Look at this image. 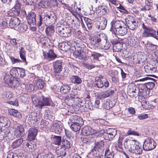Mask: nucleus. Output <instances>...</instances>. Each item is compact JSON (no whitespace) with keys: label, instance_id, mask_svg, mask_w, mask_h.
<instances>
[{"label":"nucleus","instance_id":"f257e3e1","mask_svg":"<svg viewBox=\"0 0 158 158\" xmlns=\"http://www.w3.org/2000/svg\"><path fill=\"white\" fill-rule=\"evenodd\" d=\"M32 100L34 104L41 108L42 106L52 105L53 102L49 98L45 97L43 95L39 96L38 98L36 96L32 97Z\"/></svg>","mask_w":158,"mask_h":158},{"label":"nucleus","instance_id":"f03ea898","mask_svg":"<svg viewBox=\"0 0 158 158\" xmlns=\"http://www.w3.org/2000/svg\"><path fill=\"white\" fill-rule=\"evenodd\" d=\"M66 99V102L67 100L68 104L69 106L77 105L79 104V102H80L81 99L79 98L78 93L77 90L73 89L71 91L70 94Z\"/></svg>","mask_w":158,"mask_h":158},{"label":"nucleus","instance_id":"7ed1b4c3","mask_svg":"<svg viewBox=\"0 0 158 158\" xmlns=\"http://www.w3.org/2000/svg\"><path fill=\"white\" fill-rule=\"evenodd\" d=\"M142 28L143 30L142 35V37L145 38L153 37L158 40V37L156 34V31L153 27L146 26L143 23L142 24Z\"/></svg>","mask_w":158,"mask_h":158},{"label":"nucleus","instance_id":"20e7f679","mask_svg":"<svg viewBox=\"0 0 158 158\" xmlns=\"http://www.w3.org/2000/svg\"><path fill=\"white\" fill-rule=\"evenodd\" d=\"M56 30V32L62 37L66 38L71 35V29L69 28L64 27L59 23L57 25Z\"/></svg>","mask_w":158,"mask_h":158},{"label":"nucleus","instance_id":"39448f33","mask_svg":"<svg viewBox=\"0 0 158 158\" xmlns=\"http://www.w3.org/2000/svg\"><path fill=\"white\" fill-rule=\"evenodd\" d=\"M103 79V76L101 75L96 77L94 83V87L99 88H102L104 86L106 88L108 87L109 85V82L106 79V81L103 83L102 81Z\"/></svg>","mask_w":158,"mask_h":158},{"label":"nucleus","instance_id":"423d86ee","mask_svg":"<svg viewBox=\"0 0 158 158\" xmlns=\"http://www.w3.org/2000/svg\"><path fill=\"white\" fill-rule=\"evenodd\" d=\"M156 146V143L152 138H147L145 139L143 146L144 150L148 151L154 148Z\"/></svg>","mask_w":158,"mask_h":158},{"label":"nucleus","instance_id":"0eeeda50","mask_svg":"<svg viewBox=\"0 0 158 158\" xmlns=\"http://www.w3.org/2000/svg\"><path fill=\"white\" fill-rule=\"evenodd\" d=\"M19 52L20 56L22 60V62H27L26 58V52L24 48L23 47H21L19 49ZM10 59L13 64L20 63L22 62L20 59L18 58H15L13 56H10Z\"/></svg>","mask_w":158,"mask_h":158},{"label":"nucleus","instance_id":"6e6552de","mask_svg":"<svg viewBox=\"0 0 158 158\" xmlns=\"http://www.w3.org/2000/svg\"><path fill=\"white\" fill-rule=\"evenodd\" d=\"M125 20L129 29L134 30L138 27V23L132 16H127Z\"/></svg>","mask_w":158,"mask_h":158},{"label":"nucleus","instance_id":"1a4fd4ad","mask_svg":"<svg viewBox=\"0 0 158 158\" xmlns=\"http://www.w3.org/2000/svg\"><path fill=\"white\" fill-rule=\"evenodd\" d=\"M107 23V20L105 17H98L96 20V27L99 30H104L106 27Z\"/></svg>","mask_w":158,"mask_h":158},{"label":"nucleus","instance_id":"9d476101","mask_svg":"<svg viewBox=\"0 0 158 158\" xmlns=\"http://www.w3.org/2000/svg\"><path fill=\"white\" fill-rule=\"evenodd\" d=\"M46 24H54L56 20V17L54 13L50 11L46 12Z\"/></svg>","mask_w":158,"mask_h":158},{"label":"nucleus","instance_id":"9b49d317","mask_svg":"<svg viewBox=\"0 0 158 158\" xmlns=\"http://www.w3.org/2000/svg\"><path fill=\"white\" fill-rule=\"evenodd\" d=\"M136 142H138V141L135 140H129L126 139L124 142V145L129 151L132 153L136 145Z\"/></svg>","mask_w":158,"mask_h":158},{"label":"nucleus","instance_id":"f8f14e48","mask_svg":"<svg viewBox=\"0 0 158 158\" xmlns=\"http://www.w3.org/2000/svg\"><path fill=\"white\" fill-rule=\"evenodd\" d=\"M117 130L115 128H109L106 132H105L103 135L106 140H110L115 137L117 134Z\"/></svg>","mask_w":158,"mask_h":158},{"label":"nucleus","instance_id":"ddd939ff","mask_svg":"<svg viewBox=\"0 0 158 158\" xmlns=\"http://www.w3.org/2000/svg\"><path fill=\"white\" fill-rule=\"evenodd\" d=\"M111 27L110 31L114 33H115V31L117 29H119V28H121L126 25L124 22L120 20H117L114 23L111 22Z\"/></svg>","mask_w":158,"mask_h":158},{"label":"nucleus","instance_id":"4468645a","mask_svg":"<svg viewBox=\"0 0 158 158\" xmlns=\"http://www.w3.org/2000/svg\"><path fill=\"white\" fill-rule=\"evenodd\" d=\"M26 19L30 25H35L36 22V14L33 11L28 12L26 16Z\"/></svg>","mask_w":158,"mask_h":158},{"label":"nucleus","instance_id":"2eb2a0df","mask_svg":"<svg viewBox=\"0 0 158 158\" xmlns=\"http://www.w3.org/2000/svg\"><path fill=\"white\" fill-rule=\"evenodd\" d=\"M146 55H143L141 52L139 53L136 55L133 56V62L136 64H139L140 62H143L146 59Z\"/></svg>","mask_w":158,"mask_h":158},{"label":"nucleus","instance_id":"dca6fc26","mask_svg":"<svg viewBox=\"0 0 158 158\" xmlns=\"http://www.w3.org/2000/svg\"><path fill=\"white\" fill-rule=\"evenodd\" d=\"M62 62L60 60H57L53 63V70L55 73H59L62 71Z\"/></svg>","mask_w":158,"mask_h":158},{"label":"nucleus","instance_id":"f3484780","mask_svg":"<svg viewBox=\"0 0 158 158\" xmlns=\"http://www.w3.org/2000/svg\"><path fill=\"white\" fill-rule=\"evenodd\" d=\"M37 132V129L34 128H30L28 131L27 139L30 141L34 140Z\"/></svg>","mask_w":158,"mask_h":158},{"label":"nucleus","instance_id":"a211bd4d","mask_svg":"<svg viewBox=\"0 0 158 158\" xmlns=\"http://www.w3.org/2000/svg\"><path fill=\"white\" fill-rule=\"evenodd\" d=\"M20 21L18 17L11 18L9 23V26L10 28H17L20 23Z\"/></svg>","mask_w":158,"mask_h":158},{"label":"nucleus","instance_id":"6ab92c4d","mask_svg":"<svg viewBox=\"0 0 158 158\" xmlns=\"http://www.w3.org/2000/svg\"><path fill=\"white\" fill-rule=\"evenodd\" d=\"M102 40L99 36H94L91 38L90 43L92 45L95 47H97L98 45L101 46Z\"/></svg>","mask_w":158,"mask_h":158},{"label":"nucleus","instance_id":"aec40b11","mask_svg":"<svg viewBox=\"0 0 158 158\" xmlns=\"http://www.w3.org/2000/svg\"><path fill=\"white\" fill-rule=\"evenodd\" d=\"M156 66L155 65H152L150 64H148L144 66V68L147 73H153L157 70Z\"/></svg>","mask_w":158,"mask_h":158},{"label":"nucleus","instance_id":"412c9836","mask_svg":"<svg viewBox=\"0 0 158 158\" xmlns=\"http://www.w3.org/2000/svg\"><path fill=\"white\" fill-rule=\"evenodd\" d=\"M38 21L37 26L38 27L41 26L43 23L46 24V12L40 14L38 16Z\"/></svg>","mask_w":158,"mask_h":158},{"label":"nucleus","instance_id":"4be33fe9","mask_svg":"<svg viewBox=\"0 0 158 158\" xmlns=\"http://www.w3.org/2000/svg\"><path fill=\"white\" fill-rule=\"evenodd\" d=\"M97 150L94 148L92 151L87 155V157L89 158H99L100 157L104 158L103 156L100 155L99 152L97 151Z\"/></svg>","mask_w":158,"mask_h":158},{"label":"nucleus","instance_id":"5701e85b","mask_svg":"<svg viewBox=\"0 0 158 158\" xmlns=\"http://www.w3.org/2000/svg\"><path fill=\"white\" fill-rule=\"evenodd\" d=\"M44 56L45 59L49 60H53L57 57L56 54L54 53V51L52 49H50L48 51L47 55L44 53Z\"/></svg>","mask_w":158,"mask_h":158},{"label":"nucleus","instance_id":"b1692460","mask_svg":"<svg viewBox=\"0 0 158 158\" xmlns=\"http://www.w3.org/2000/svg\"><path fill=\"white\" fill-rule=\"evenodd\" d=\"M34 85L35 87L38 89H42L45 85L44 81L41 79H38L35 80Z\"/></svg>","mask_w":158,"mask_h":158},{"label":"nucleus","instance_id":"393cba45","mask_svg":"<svg viewBox=\"0 0 158 158\" xmlns=\"http://www.w3.org/2000/svg\"><path fill=\"white\" fill-rule=\"evenodd\" d=\"M72 141L69 138L63 139L61 143L62 146L64 147L65 148H69L72 146Z\"/></svg>","mask_w":158,"mask_h":158},{"label":"nucleus","instance_id":"a878e982","mask_svg":"<svg viewBox=\"0 0 158 158\" xmlns=\"http://www.w3.org/2000/svg\"><path fill=\"white\" fill-rule=\"evenodd\" d=\"M82 131L85 135H88L93 134L96 132V130L92 129L91 127L88 126L85 127L82 129Z\"/></svg>","mask_w":158,"mask_h":158},{"label":"nucleus","instance_id":"bb28decb","mask_svg":"<svg viewBox=\"0 0 158 158\" xmlns=\"http://www.w3.org/2000/svg\"><path fill=\"white\" fill-rule=\"evenodd\" d=\"M143 148L141 144L138 142H136V143L132 153L136 154H140L142 152Z\"/></svg>","mask_w":158,"mask_h":158},{"label":"nucleus","instance_id":"cd10ccee","mask_svg":"<svg viewBox=\"0 0 158 158\" xmlns=\"http://www.w3.org/2000/svg\"><path fill=\"white\" fill-rule=\"evenodd\" d=\"M81 103L80 105L82 107H84L86 109H88L89 110L91 109V103L89 99H84L82 100L81 101L78 102Z\"/></svg>","mask_w":158,"mask_h":158},{"label":"nucleus","instance_id":"c85d7f7f","mask_svg":"<svg viewBox=\"0 0 158 158\" xmlns=\"http://www.w3.org/2000/svg\"><path fill=\"white\" fill-rule=\"evenodd\" d=\"M55 32V27L54 26L51 25L46 28V34L48 36L51 37L54 35Z\"/></svg>","mask_w":158,"mask_h":158},{"label":"nucleus","instance_id":"c756f323","mask_svg":"<svg viewBox=\"0 0 158 158\" xmlns=\"http://www.w3.org/2000/svg\"><path fill=\"white\" fill-rule=\"evenodd\" d=\"M127 28L126 25L121 28H119L115 31V33H114L115 35L117 34L120 35H125L127 32Z\"/></svg>","mask_w":158,"mask_h":158},{"label":"nucleus","instance_id":"7c9ffc66","mask_svg":"<svg viewBox=\"0 0 158 158\" xmlns=\"http://www.w3.org/2000/svg\"><path fill=\"white\" fill-rule=\"evenodd\" d=\"M70 119L72 123H80L81 124H83L84 122L82 119L77 115H73Z\"/></svg>","mask_w":158,"mask_h":158},{"label":"nucleus","instance_id":"2f4dec72","mask_svg":"<svg viewBox=\"0 0 158 158\" xmlns=\"http://www.w3.org/2000/svg\"><path fill=\"white\" fill-rule=\"evenodd\" d=\"M21 72V71L19 69L18 67H14L10 69V74L14 78H18L19 76L18 73Z\"/></svg>","mask_w":158,"mask_h":158},{"label":"nucleus","instance_id":"473e14b6","mask_svg":"<svg viewBox=\"0 0 158 158\" xmlns=\"http://www.w3.org/2000/svg\"><path fill=\"white\" fill-rule=\"evenodd\" d=\"M50 130L52 132H55L56 133H59L61 131V128L59 124L57 123H54L50 128Z\"/></svg>","mask_w":158,"mask_h":158},{"label":"nucleus","instance_id":"72a5a7b5","mask_svg":"<svg viewBox=\"0 0 158 158\" xmlns=\"http://www.w3.org/2000/svg\"><path fill=\"white\" fill-rule=\"evenodd\" d=\"M71 82L77 85L81 84L82 82L81 78L76 75H73L70 78Z\"/></svg>","mask_w":158,"mask_h":158},{"label":"nucleus","instance_id":"f704fd0d","mask_svg":"<svg viewBox=\"0 0 158 158\" xmlns=\"http://www.w3.org/2000/svg\"><path fill=\"white\" fill-rule=\"evenodd\" d=\"M14 78L10 74H6L4 79L6 84L8 86H10V83H11Z\"/></svg>","mask_w":158,"mask_h":158},{"label":"nucleus","instance_id":"c9c22d12","mask_svg":"<svg viewBox=\"0 0 158 158\" xmlns=\"http://www.w3.org/2000/svg\"><path fill=\"white\" fill-rule=\"evenodd\" d=\"M72 123L70 127L73 131L75 132H77L80 129L81 126L83 124H81L80 123Z\"/></svg>","mask_w":158,"mask_h":158},{"label":"nucleus","instance_id":"e433bc0d","mask_svg":"<svg viewBox=\"0 0 158 158\" xmlns=\"http://www.w3.org/2000/svg\"><path fill=\"white\" fill-rule=\"evenodd\" d=\"M20 13L19 10H15L13 9L12 10L9 11L7 13V15L9 17H15L16 16H19Z\"/></svg>","mask_w":158,"mask_h":158},{"label":"nucleus","instance_id":"4c0bfd02","mask_svg":"<svg viewBox=\"0 0 158 158\" xmlns=\"http://www.w3.org/2000/svg\"><path fill=\"white\" fill-rule=\"evenodd\" d=\"M8 111L10 115H13L15 117L19 118L21 117V114L17 110L13 109H10L8 110Z\"/></svg>","mask_w":158,"mask_h":158},{"label":"nucleus","instance_id":"58836bf2","mask_svg":"<svg viewBox=\"0 0 158 158\" xmlns=\"http://www.w3.org/2000/svg\"><path fill=\"white\" fill-rule=\"evenodd\" d=\"M73 47L75 48V51L73 53L74 55H76L77 56H79L81 55V53L83 51L82 48L81 46H78L76 47L75 45L73 44H71V47Z\"/></svg>","mask_w":158,"mask_h":158},{"label":"nucleus","instance_id":"ea45409f","mask_svg":"<svg viewBox=\"0 0 158 158\" xmlns=\"http://www.w3.org/2000/svg\"><path fill=\"white\" fill-rule=\"evenodd\" d=\"M70 42H63L59 44V46L61 48V50L66 51L71 47V45L70 46Z\"/></svg>","mask_w":158,"mask_h":158},{"label":"nucleus","instance_id":"a19ab883","mask_svg":"<svg viewBox=\"0 0 158 158\" xmlns=\"http://www.w3.org/2000/svg\"><path fill=\"white\" fill-rule=\"evenodd\" d=\"M110 46V43L107 41L106 38L102 40L101 47L105 49L109 48Z\"/></svg>","mask_w":158,"mask_h":158},{"label":"nucleus","instance_id":"79ce46f5","mask_svg":"<svg viewBox=\"0 0 158 158\" xmlns=\"http://www.w3.org/2000/svg\"><path fill=\"white\" fill-rule=\"evenodd\" d=\"M23 139H18L13 143L12 144V148L14 149L19 147L23 143Z\"/></svg>","mask_w":158,"mask_h":158},{"label":"nucleus","instance_id":"37998d69","mask_svg":"<svg viewBox=\"0 0 158 158\" xmlns=\"http://www.w3.org/2000/svg\"><path fill=\"white\" fill-rule=\"evenodd\" d=\"M94 148L98 149V148L101 149L104 145V142L102 140H100L98 141H95Z\"/></svg>","mask_w":158,"mask_h":158},{"label":"nucleus","instance_id":"c03bdc74","mask_svg":"<svg viewBox=\"0 0 158 158\" xmlns=\"http://www.w3.org/2000/svg\"><path fill=\"white\" fill-rule=\"evenodd\" d=\"M19 42V40L15 39H12L10 40V43L16 49H17L20 46V44Z\"/></svg>","mask_w":158,"mask_h":158},{"label":"nucleus","instance_id":"a18cd8bd","mask_svg":"<svg viewBox=\"0 0 158 158\" xmlns=\"http://www.w3.org/2000/svg\"><path fill=\"white\" fill-rule=\"evenodd\" d=\"M17 30L20 32H23L25 31L27 28L26 25L24 23H19L17 26Z\"/></svg>","mask_w":158,"mask_h":158},{"label":"nucleus","instance_id":"49530a36","mask_svg":"<svg viewBox=\"0 0 158 158\" xmlns=\"http://www.w3.org/2000/svg\"><path fill=\"white\" fill-rule=\"evenodd\" d=\"M70 89V87L68 85H63L60 88V91L61 93L65 94L68 92Z\"/></svg>","mask_w":158,"mask_h":158},{"label":"nucleus","instance_id":"de8ad7c7","mask_svg":"<svg viewBox=\"0 0 158 158\" xmlns=\"http://www.w3.org/2000/svg\"><path fill=\"white\" fill-rule=\"evenodd\" d=\"M114 153L113 151H110L109 149H106L105 153V157L109 158H114Z\"/></svg>","mask_w":158,"mask_h":158},{"label":"nucleus","instance_id":"09e8293b","mask_svg":"<svg viewBox=\"0 0 158 158\" xmlns=\"http://www.w3.org/2000/svg\"><path fill=\"white\" fill-rule=\"evenodd\" d=\"M139 91L140 93L143 94V95H147V94H149L150 91L148 89H147L146 87L143 85V86L139 89Z\"/></svg>","mask_w":158,"mask_h":158},{"label":"nucleus","instance_id":"8fccbe9b","mask_svg":"<svg viewBox=\"0 0 158 158\" xmlns=\"http://www.w3.org/2000/svg\"><path fill=\"white\" fill-rule=\"evenodd\" d=\"M144 85L146 87L147 89H148L150 91V89H153L155 86V84L153 82H146Z\"/></svg>","mask_w":158,"mask_h":158},{"label":"nucleus","instance_id":"3c124183","mask_svg":"<svg viewBox=\"0 0 158 158\" xmlns=\"http://www.w3.org/2000/svg\"><path fill=\"white\" fill-rule=\"evenodd\" d=\"M129 135L139 136V134L137 131L132 130L131 129H129L127 132L125 134L126 136H127Z\"/></svg>","mask_w":158,"mask_h":158},{"label":"nucleus","instance_id":"603ef678","mask_svg":"<svg viewBox=\"0 0 158 158\" xmlns=\"http://www.w3.org/2000/svg\"><path fill=\"white\" fill-rule=\"evenodd\" d=\"M53 139L54 144L58 145L60 144L61 140V136H55L53 137Z\"/></svg>","mask_w":158,"mask_h":158},{"label":"nucleus","instance_id":"864d4df0","mask_svg":"<svg viewBox=\"0 0 158 158\" xmlns=\"http://www.w3.org/2000/svg\"><path fill=\"white\" fill-rule=\"evenodd\" d=\"M17 78H14L11 83H10L9 87L11 88H15L17 87L19 85V81L16 79Z\"/></svg>","mask_w":158,"mask_h":158},{"label":"nucleus","instance_id":"5fc2aeb1","mask_svg":"<svg viewBox=\"0 0 158 158\" xmlns=\"http://www.w3.org/2000/svg\"><path fill=\"white\" fill-rule=\"evenodd\" d=\"M98 8L102 10V13L103 15H105L107 12V9L108 8L107 6L102 4L100 6H99Z\"/></svg>","mask_w":158,"mask_h":158},{"label":"nucleus","instance_id":"6e6d98bb","mask_svg":"<svg viewBox=\"0 0 158 158\" xmlns=\"http://www.w3.org/2000/svg\"><path fill=\"white\" fill-rule=\"evenodd\" d=\"M136 41L133 36L129 37L128 38V43L131 46H133L135 44Z\"/></svg>","mask_w":158,"mask_h":158},{"label":"nucleus","instance_id":"4d7b16f0","mask_svg":"<svg viewBox=\"0 0 158 158\" xmlns=\"http://www.w3.org/2000/svg\"><path fill=\"white\" fill-rule=\"evenodd\" d=\"M21 3H20L19 0H16L15 1V4L14 7L12 8V9H14L15 10H19V9L20 8Z\"/></svg>","mask_w":158,"mask_h":158},{"label":"nucleus","instance_id":"13d9d810","mask_svg":"<svg viewBox=\"0 0 158 158\" xmlns=\"http://www.w3.org/2000/svg\"><path fill=\"white\" fill-rule=\"evenodd\" d=\"M19 69L20 70L21 72L18 73V74L19 75V76L18 77V79L23 77L25 75V70L22 68H19Z\"/></svg>","mask_w":158,"mask_h":158},{"label":"nucleus","instance_id":"bf43d9fd","mask_svg":"<svg viewBox=\"0 0 158 158\" xmlns=\"http://www.w3.org/2000/svg\"><path fill=\"white\" fill-rule=\"evenodd\" d=\"M25 89L27 91L31 92L34 89V87L31 84H27L25 85Z\"/></svg>","mask_w":158,"mask_h":158},{"label":"nucleus","instance_id":"052dcab7","mask_svg":"<svg viewBox=\"0 0 158 158\" xmlns=\"http://www.w3.org/2000/svg\"><path fill=\"white\" fill-rule=\"evenodd\" d=\"M92 140V138L90 136L85 137L82 139L83 142L85 143H89L91 142Z\"/></svg>","mask_w":158,"mask_h":158},{"label":"nucleus","instance_id":"680f3d73","mask_svg":"<svg viewBox=\"0 0 158 158\" xmlns=\"http://www.w3.org/2000/svg\"><path fill=\"white\" fill-rule=\"evenodd\" d=\"M102 56V54L95 52H93L91 54V56L93 57V59L95 60H98V57Z\"/></svg>","mask_w":158,"mask_h":158},{"label":"nucleus","instance_id":"e2e57ef3","mask_svg":"<svg viewBox=\"0 0 158 158\" xmlns=\"http://www.w3.org/2000/svg\"><path fill=\"white\" fill-rule=\"evenodd\" d=\"M105 133V131L103 130H101L99 132H97L96 130V132L93 134L94 136H96L97 137H101Z\"/></svg>","mask_w":158,"mask_h":158},{"label":"nucleus","instance_id":"0e129e2a","mask_svg":"<svg viewBox=\"0 0 158 158\" xmlns=\"http://www.w3.org/2000/svg\"><path fill=\"white\" fill-rule=\"evenodd\" d=\"M6 158H19V157L16 154L11 152L8 154Z\"/></svg>","mask_w":158,"mask_h":158},{"label":"nucleus","instance_id":"69168bd1","mask_svg":"<svg viewBox=\"0 0 158 158\" xmlns=\"http://www.w3.org/2000/svg\"><path fill=\"white\" fill-rule=\"evenodd\" d=\"M45 118L46 119H49L52 117V115L50 111L49 110H46V112L44 114Z\"/></svg>","mask_w":158,"mask_h":158},{"label":"nucleus","instance_id":"338daca9","mask_svg":"<svg viewBox=\"0 0 158 158\" xmlns=\"http://www.w3.org/2000/svg\"><path fill=\"white\" fill-rule=\"evenodd\" d=\"M103 107L106 110H108L110 109L112 107L110 106L109 102L106 101L104 104Z\"/></svg>","mask_w":158,"mask_h":158},{"label":"nucleus","instance_id":"774afa93","mask_svg":"<svg viewBox=\"0 0 158 158\" xmlns=\"http://www.w3.org/2000/svg\"><path fill=\"white\" fill-rule=\"evenodd\" d=\"M99 97L101 98H105L107 97L106 91L100 93L99 94Z\"/></svg>","mask_w":158,"mask_h":158}]
</instances>
